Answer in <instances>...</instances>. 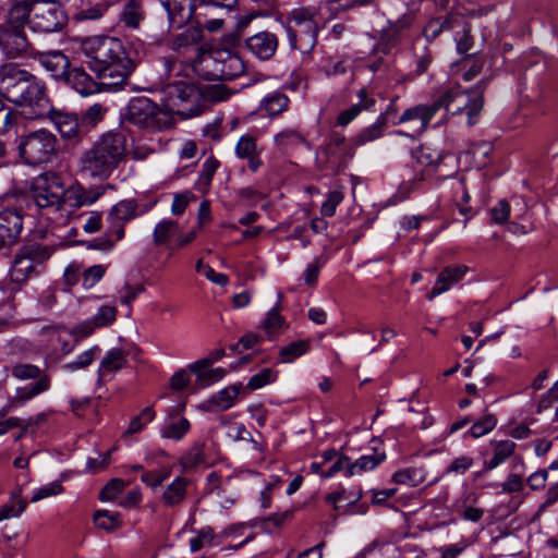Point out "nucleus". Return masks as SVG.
Instances as JSON below:
<instances>
[{"mask_svg":"<svg viewBox=\"0 0 558 558\" xmlns=\"http://www.w3.org/2000/svg\"><path fill=\"white\" fill-rule=\"evenodd\" d=\"M81 52L84 62L100 80L99 84L108 89L122 87L136 68L122 40L117 37L85 38L81 44Z\"/></svg>","mask_w":558,"mask_h":558,"instance_id":"nucleus-1","label":"nucleus"},{"mask_svg":"<svg viewBox=\"0 0 558 558\" xmlns=\"http://www.w3.org/2000/svg\"><path fill=\"white\" fill-rule=\"evenodd\" d=\"M126 137L120 132H106L77 158V173L82 178L104 182L126 161Z\"/></svg>","mask_w":558,"mask_h":558,"instance_id":"nucleus-2","label":"nucleus"},{"mask_svg":"<svg viewBox=\"0 0 558 558\" xmlns=\"http://www.w3.org/2000/svg\"><path fill=\"white\" fill-rule=\"evenodd\" d=\"M466 95L460 92L448 90L435 99L430 105H417L407 109L400 117V123H412L415 134H422L428 123L438 118L436 124H441L447 120V116L457 114L465 107L468 109V123L473 125L475 118L483 108V96L478 94L470 105L465 104Z\"/></svg>","mask_w":558,"mask_h":558,"instance_id":"nucleus-3","label":"nucleus"},{"mask_svg":"<svg viewBox=\"0 0 558 558\" xmlns=\"http://www.w3.org/2000/svg\"><path fill=\"white\" fill-rule=\"evenodd\" d=\"M0 84L5 98L32 109V118H43L48 108L45 86L31 72L9 63L0 68Z\"/></svg>","mask_w":558,"mask_h":558,"instance_id":"nucleus-4","label":"nucleus"},{"mask_svg":"<svg viewBox=\"0 0 558 558\" xmlns=\"http://www.w3.org/2000/svg\"><path fill=\"white\" fill-rule=\"evenodd\" d=\"M125 121L148 131L170 129L174 123L169 109L159 106L147 97L131 99L126 108Z\"/></svg>","mask_w":558,"mask_h":558,"instance_id":"nucleus-5","label":"nucleus"},{"mask_svg":"<svg viewBox=\"0 0 558 558\" xmlns=\"http://www.w3.org/2000/svg\"><path fill=\"white\" fill-rule=\"evenodd\" d=\"M198 70L209 81H231L245 72L244 62L229 49L208 51Z\"/></svg>","mask_w":558,"mask_h":558,"instance_id":"nucleus-6","label":"nucleus"},{"mask_svg":"<svg viewBox=\"0 0 558 558\" xmlns=\"http://www.w3.org/2000/svg\"><path fill=\"white\" fill-rule=\"evenodd\" d=\"M20 156L28 165L50 162L59 151V141L47 130H38L22 136L19 143Z\"/></svg>","mask_w":558,"mask_h":558,"instance_id":"nucleus-7","label":"nucleus"},{"mask_svg":"<svg viewBox=\"0 0 558 558\" xmlns=\"http://www.w3.org/2000/svg\"><path fill=\"white\" fill-rule=\"evenodd\" d=\"M29 26L37 33H59L68 24V15L58 1H32Z\"/></svg>","mask_w":558,"mask_h":558,"instance_id":"nucleus-8","label":"nucleus"},{"mask_svg":"<svg viewBox=\"0 0 558 558\" xmlns=\"http://www.w3.org/2000/svg\"><path fill=\"white\" fill-rule=\"evenodd\" d=\"M49 256L50 252L45 246H24L14 257L10 269L11 280L20 284L26 282L34 274L37 272V267L46 262Z\"/></svg>","mask_w":558,"mask_h":558,"instance_id":"nucleus-9","label":"nucleus"},{"mask_svg":"<svg viewBox=\"0 0 558 558\" xmlns=\"http://www.w3.org/2000/svg\"><path fill=\"white\" fill-rule=\"evenodd\" d=\"M203 33L197 27H190L173 37L171 41V49L185 62L191 63L195 70L204 61V57L208 51L203 50L201 46Z\"/></svg>","mask_w":558,"mask_h":558,"instance_id":"nucleus-10","label":"nucleus"},{"mask_svg":"<svg viewBox=\"0 0 558 558\" xmlns=\"http://www.w3.org/2000/svg\"><path fill=\"white\" fill-rule=\"evenodd\" d=\"M44 117L51 121L61 138L73 146L83 143L87 136V131L83 129L81 120L75 113L57 110L48 106Z\"/></svg>","mask_w":558,"mask_h":558,"instance_id":"nucleus-11","label":"nucleus"},{"mask_svg":"<svg viewBox=\"0 0 558 558\" xmlns=\"http://www.w3.org/2000/svg\"><path fill=\"white\" fill-rule=\"evenodd\" d=\"M238 0H199L196 23L209 32L219 31L225 23L222 15L234 10Z\"/></svg>","mask_w":558,"mask_h":558,"instance_id":"nucleus-12","label":"nucleus"},{"mask_svg":"<svg viewBox=\"0 0 558 558\" xmlns=\"http://www.w3.org/2000/svg\"><path fill=\"white\" fill-rule=\"evenodd\" d=\"M63 195L64 192L61 185L54 179H49L47 175H40L33 182L32 198L41 209H59L63 203Z\"/></svg>","mask_w":558,"mask_h":558,"instance_id":"nucleus-13","label":"nucleus"},{"mask_svg":"<svg viewBox=\"0 0 558 558\" xmlns=\"http://www.w3.org/2000/svg\"><path fill=\"white\" fill-rule=\"evenodd\" d=\"M353 154V147L345 137L337 133L331 134L328 142L318 151L322 161L336 169L345 167Z\"/></svg>","mask_w":558,"mask_h":558,"instance_id":"nucleus-14","label":"nucleus"},{"mask_svg":"<svg viewBox=\"0 0 558 558\" xmlns=\"http://www.w3.org/2000/svg\"><path fill=\"white\" fill-rule=\"evenodd\" d=\"M116 190V185L110 183H99L84 186L80 183L71 185L66 191V197L73 208L92 206L98 202L107 191Z\"/></svg>","mask_w":558,"mask_h":558,"instance_id":"nucleus-15","label":"nucleus"},{"mask_svg":"<svg viewBox=\"0 0 558 558\" xmlns=\"http://www.w3.org/2000/svg\"><path fill=\"white\" fill-rule=\"evenodd\" d=\"M138 205L134 199H123L117 203L108 214L109 235L116 241L124 238V225L137 216Z\"/></svg>","mask_w":558,"mask_h":558,"instance_id":"nucleus-16","label":"nucleus"},{"mask_svg":"<svg viewBox=\"0 0 558 558\" xmlns=\"http://www.w3.org/2000/svg\"><path fill=\"white\" fill-rule=\"evenodd\" d=\"M0 48L10 58H16L34 51L25 31L0 26Z\"/></svg>","mask_w":558,"mask_h":558,"instance_id":"nucleus-17","label":"nucleus"},{"mask_svg":"<svg viewBox=\"0 0 558 558\" xmlns=\"http://www.w3.org/2000/svg\"><path fill=\"white\" fill-rule=\"evenodd\" d=\"M146 20L144 0H125L118 15V23L130 32H136Z\"/></svg>","mask_w":558,"mask_h":558,"instance_id":"nucleus-18","label":"nucleus"},{"mask_svg":"<svg viewBox=\"0 0 558 558\" xmlns=\"http://www.w3.org/2000/svg\"><path fill=\"white\" fill-rule=\"evenodd\" d=\"M163 5L168 12L170 25L175 28L183 27L198 13L195 0H166Z\"/></svg>","mask_w":558,"mask_h":558,"instance_id":"nucleus-19","label":"nucleus"},{"mask_svg":"<svg viewBox=\"0 0 558 558\" xmlns=\"http://www.w3.org/2000/svg\"><path fill=\"white\" fill-rule=\"evenodd\" d=\"M263 147L258 146L256 137L250 134L242 135L235 145V155L247 161V168L257 172L263 166L260 155Z\"/></svg>","mask_w":558,"mask_h":558,"instance_id":"nucleus-20","label":"nucleus"},{"mask_svg":"<svg viewBox=\"0 0 558 558\" xmlns=\"http://www.w3.org/2000/svg\"><path fill=\"white\" fill-rule=\"evenodd\" d=\"M245 45L253 56L260 60H268L278 48V38L274 33L263 31L248 37Z\"/></svg>","mask_w":558,"mask_h":558,"instance_id":"nucleus-21","label":"nucleus"},{"mask_svg":"<svg viewBox=\"0 0 558 558\" xmlns=\"http://www.w3.org/2000/svg\"><path fill=\"white\" fill-rule=\"evenodd\" d=\"M31 56L57 80H63L70 68L68 57L59 50L50 52H39L34 50L31 52Z\"/></svg>","mask_w":558,"mask_h":558,"instance_id":"nucleus-22","label":"nucleus"},{"mask_svg":"<svg viewBox=\"0 0 558 558\" xmlns=\"http://www.w3.org/2000/svg\"><path fill=\"white\" fill-rule=\"evenodd\" d=\"M22 230V216L16 210L0 213V250L13 244Z\"/></svg>","mask_w":558,"mask_h":558,"instance_id":"nucleus-23","label":"nucleus"},{"mask_svg":"<svg viewBox=\"0 0 558 558\" xmlns=\"http://www.w3.org/2000/svg\"><path fill=\"white\" fill-rule=\"evenodd\" d=\"M33 14V2L28 0L15 1L8 10L5 20L0 26L25 31L26 24H29Z\"/></svg>","mask_w":558,"mask_h":558,"instance_id":"nucleus-24","label":"nucleus"},{"mask_svg":"<svg viewBox=\"0 0 558 558\" xmlns=\"http://www.w3.org/2000/svg\"><path fill=\"white\" fill-rule=\"evenodd\" d=\"M468 267L464 265L461 266H448L444 268L432 291L427 294L429 300L435 296L448 291L453 284L458 283L466 274Z\"/></svg>","mask_w":558,"mask_h":558,"instance_id":"nucleus-25","label":"nucleus"},{"mask_svg":"<svg viewBox=\"0 0 558 558\" xmlns=\"http://www.w3.org/2000/svg\"><path fill=\"white\" fill-rule=\"evenodd\" d=\"M185 404L181 403L170 412V421L161 428V436L167 439L180 440L189 432L191 424L185 417H180V412Z\"/></svg>","mask_w":558,"mask_h":558,"instance_id":"nucleus-26","label":"nucleus"},{"mask_svg":"<svg viewBox=\"0 0 558 558\" xmlns=\"http://www.w3.org/2000/svg\"><path fill=\"white\" fill-rule=\"evenodd\" d=\"M63 80L81 95H90L98 90V84L83 70H68Z\"/></svg>","mask_w":558,"mask_h":558,"instance_id":"nucleus-27","label":"nucleus"},{"mask_svg":"<svg viewBox=\"0 0 558 558\" xmlns=\"http://www.w3.org/2000/svg\"><path fill=\"white\" fill-rule=\"evenodd\" d=\"M189 480L182 476L174 478L172 483L167 485L162 493V502L167 507L180 505L186 496Z\"/></svg>","mask_w":558,"mask_h":558,"instance_id":"nucleus-28","label":"nucleus"},{"mask_svg":"<svg viewBox=\"0 0 558 558\" xmlns=\"http://www.w3.org/2000/svg\"><path fill=\"white\" fill-rule=\"evenodd\" d=\"M168 96L173 106H180L185 102L194 101L198 97L197 88L185 82H177L168 86Z\"/></svg>","mask_w":558,"mask_h":558,"instance_id":"nucleus-29","label":"nucleus"},{"mask_svg":"<svg viewBox=\"0 0 558 558\" xmlns=\"http://www.w3.org/2000/svg\"><path fill=\"white\" fill-rule=\"evenodd\" d=\"M360 101L343 110L338 117V124L347 125L363 110H369L375 105V99L368 97L366 89H360L357 94Z\"/></svg>","mask_w":558,"mask_h":558,"instance_id":"nucleus-30","label":"nucleus"},{"mask_svg":"<svg viewBox=\"0 0 558 558\" xmlns=\"http://www.w3.org/2000/svg\"><path fill=\"white\" fill-rule=\"evenodd\" d=\"M493 458L485 462V470H493L510 458L515 450V442L509 439L492 441Z\"/></svg>","mask_w":558,"mask_h":558,"instance_id":"nucleus-31","label":"nucleus"},{"mask_svg":"<svg viewBox=\"0 0 558 558\" xmlns=\"http://www.w3.org/2000/svg\"><path fill=\"white\" fill-rule=\"evenodd\" d=\"M298 31H290V39L293 47L299 49H312L316 43L318 32L317 23L314 21V28L307 24L299 26Z\"/></svg>","mask_w":558,"mask_h":558,"instance_id":"nucleus-32","label":"nucleus"},{"mask_svg":"<svg viewBox=\"0 0 558 558\" xmlns=\"http://www.w3.org/2000/svg\"><path fill=\"white\" fill-rule=\"evenodd\" d=\"M23 122L20 112L11 109L0 99V134L14 132L17 134L19 126Z\"/></svg>","mask_w":558,"mask_h":558,"instance_id":"nucleus-33","label":"nucleus"},{"mask_svg":"<svg viewBox=\"0 0 558 558\" xmlns=\"http://www.w3.org/2000/svg\"><path fill=\"white\" fill-rule=\"evenodd\" d=\"M386 458L384 452H378L374 448L373 454H365L357 459L354 463H348V476L354 475L355 473L369 471L375 469Z\"/></svg>","mask_w":558,"mask_h":558,"instance_id":"nucleus-34","label":"nucleus"},{"mask_svg":"<svg viewBox=\"0 0 558 558\" xmlns=\"http://www.w3.org/2000/svg\"><path fill=\"white\" fill-rule=\"evenodd\" d=\"M93 521L96 527L106 532H113L121 526L120 513L109 510H97L94 513Z\"/></svg>","mask_w":558,"mask_h":558,"instance_id":"nucleus-35","label":"nucleus"},{"mask_svg":"<svg viewBox=\"0 0 558 558\" xmlns=\"http://www.w3.org/2000/svg\"><path fill=\"white\" fill-rule=\"evenodd\" d=\"M241 389V384L229 386L213 396L209 400V403L216 407L218 410H227L233 405L234 400L240 393Z\"/></svg>","mask_w":558,"mask_h":558,"instance_id":"nucleus-36","label":"nucleus"},{"mask_svg":"<svg viewBox=\"0 0 558 558\" xmlns=\"http://www.w3.org/2000/svg\"><path fill=\"white\" fill-rule=\"evenodd\" d=\"M279 311V306L276 305L267 313L266 318L262 323V328L269 338L280 333L287 327L286 320Z\"/></svg>","mask_w":558,"mask_h":558,"instance_id":"nucleus-37","label":"nucleus"},{"mask_svg":"<svg viewBox=\"0 0 558 558\" xmlns=\"http://www.w3.org/2000/svg\"><path fill=\"white\" fill-rule=\"evenodd\" d=\"M107 112L108 108L101 104H94L87 108L80 118L83 129L87 132L94 129L104 120Z\"/></svg>","mask_w":558,"mask_h":558,"instance_id":"nucleus-38","label":"nucleus"},{"mask_svg":"<svg viewBox=\"0 0 558 558\" xmlns=\"http://www.w3.org/2000/svg\"><path fill=\"white\" fill-rule=\"evenodd\" d=\"M310 349L307 340L293 341L280 349L279 357L282 363H291L295 359L305 354Z\"/></svg>","mask_w":558,"mask_h":558,"instance_id":"nucleus-39","label":"nucleus"},{"mask_svg":"<svg viewBox=\"0 0 558 558\" xmlns=\"http://www.w3.org/2000/svg\"><path fill=\"white\" fill-rule=\"evenodd\" d=\"M50 387V377L45 375L36 380L29 387L19 388L16 391V399L21 402L33 399L34 397L47 391Z\"/></svg>","mask_w":558,"mask_h":558,"instance_id":"nucleus-40","label":"nucleus"},{"mask_svg":"<svg viewBox=\"0 0 558 558\" xmlns=\"http://www.w3.org/2000/svg\"><path fill=\"white\" fill-rule=\"evenodd\" d=\"M126 352L122 349H112L100 363V368L106 372H116L124 367L128 363Z\"/></svg>","mask_w":558,"mask_h":558,"instance_id":"nucleus-41","label":"nucleus"},{"mask_svg":"<svg viewBox=\"0 0 558 558\" xmlns=\"http://www.w3.org/2000/svg\"><path fill=\"white\" fill-rule=\"evenodd\" d=\"M113 3V0H102L100 2H97L94 5H89L87 8L82 9L76 14V19L78 21L100 20Z\"/></svg>","mask_w":558,"mask_h":558,"instance_id":"nucleus-42","label":"nucleus"},{"mask_svg":"<svg viewBox=\"0 0 558 558\" xmlns=\"http://www.w3.org/2000/svg\"><path fill=\"white\" fill-rule=\"evenodd\" d=\"M10 371H11L12 376L20 380H29V379L39 380L40 377H45V375H46L43 373V371L37 365L28 364V363L13 364L11 366Z\"/></svg>","mask_w":558,"mask_h":558,"instance_id":"nucleus-43","label":"nucleus"},{"mask_svg":"<svg viewBox=\"0 0 558 558\" xmlns=\"http://www.w3.org/2000/svg\"><path fill=\"white\" fill-rule=\"evenodd\" d=\"M206 462L204 453V445L195 444L181 459L180 464L184 471L194 469L195 466Z\"/></svg>","mask_w":558,"mask_h":558,"instance_id":"nucleus-44","label":"nucleus"},{"mask_svg":"<svg viewBox=\"0 0 558 558\" xmlns=\"http://www.w3.org/2000/svg\"><path fill=\"white\" fill-rule=\"evenodd\" d=\"M218 167H219V161L214 157H209L203 163L202 172H201L198 181H197L198 189L202 192L205 193L208 190V187L210 186L211 180H213L214 174L216 173Z\"/></svg>","mask_w":558,"mask_h":558,"instance_id":"nucleus-45","label":"nucleus"},{"mask_svg":"<svg viewBox=\"0 0 558 558\" xmlns=\"http://www.w3.org/2000/svg\"><path fill=\"white\" fill-rule=\"evenodd\" d=\"M178 223L172 220H163L159 222L154 230V243L156 245H162L174 235L178 231Z\"/></svg>","mask_w":558,"mask_h":558,"instance_id":"nucleus-46","label":"nucleus"},{"mask_svg":"<svg viewBox=\"0 0 558 558\" xmlns=\"http://www.w3.org/2000/svg\"><path fill=\"white\" fill-rule=\"evenodd\" d=\"M497 424V418L494 414L486 413L480 420L474 422L471 426L469 433L473 438H478L488 434L490 430L495 428Z\"/></svg>","mask_w":558,"mask_h":558,"instance_id":"nucleus-47","label":"nucleus"},{"mask_svg":"<svg viewBox=\"0 0 558 558\" xmlns=\"http://www.w3.org/2000/svg\"><path fill=\"white\" fill-rule=\"evenodd\" d=\"M423 472L420 469H404L393 474L392 481L400 485L416 486L423 482Z\"/></svg>","mask_w":558,"mask_h":558,"instance_id":"nucleus-48","label":"nucleus"},{"mask_svg":"<svg viewBox=\"0 0 558 558\" xmlns=\"http://www.w3.org/2000/svg\"><path fill=\"white\" fill-rule=\"evenodd\" d=\"M155 418V411L151 407H146L143 411L130 422L126 434L141 432L149 422Z\"/></svg>","mask_w":558,"mask_h":558,"instance_id":"nucleus-49","label":"nucleus"},{"mask_svg":"<svg viewBox=\"0 0 558 558\" xmlns=\"http://www.w3.org/2000/svg\"><path fill=\"white\" fill-rule=\"evenodd\" d=\"M171 474V468H163L159 471L143 472L141 480L147 486L156 488L160 486Z\"/></svg>","mask_w":558,"mask_h":558,"instance_id":"nucleus-50","label":"nucleus"},{"mask_svg":"<svg viewBox=\"0 0 558 558\" xmlns=\"http://www.w3.org/2000/svg\"><path fill=\"white\" fill-rule=\"evenodd\" d=\"M387 124L385 114H380L376 122L360 134V142L365 143L378 138Z\"/></svg>","mask_w":558,"mask_h":558,"instance_id":"nucleus-51","label":"nucleus"},{"mask_svg":"<svg viewBox=\"0 0 558 558\" xmlns=\"http://www.w3.org/2000/svg\"><path fill=\"white\" fill-rule=\"evenodd\" d=\"M117 308L110 305L101 306L97 314L93 317L94 325L99 327H106L111 325L117 318Z\"/></svg>","mask_w":558,"mask_h":558,"instance_id":"nucleus-52","label":"nucleus"},{"mask_svg":"<svg viewBox=\"0 0 558 558\" xmlns=\"http://www.w3.org/2000/svg\"><path fill=\"white\" fill-rule=\"evenodd\" d=\"M289 104V99L283 94H275L265 99V109L271 116L282 112Z\"/></svg>","mask_w":558,"mask_h":558,"instance_id":"nucleus-53","label":"nucleus"},{"mask_svg":"<svg viewBox=\"0 0 558 558\" xmlns=\"http://www.w3.org/2000/svg\"><path fill=\"white\" fill-rule=\"evenodd\" d=\"M97 352H99V349L97 347L89 349V350L83 352L82 354H80L75 361L65 364L63 366V368H65L68 371H77L81 368H85L93 363V361L95 359V354Z\"/></svg>","mask_w":558,"mask_h":558,"instance_id":"nucleus-54","label":"nucleus"},{"mask_svg":"<svg viewBox=\"0 0 558 558\" xmlns=\"http://www.w3.org/2000/svg\"><path fill=\"white\" fill-rule=\"evenodd\" d=\"M125 487L120 478H113L108 482L100 490L99 498L101 500H113Z\"/></svg>","mask_w":558,"mask_h":558,"instance_id":"nucleus-55","label":"nucleus"},{"mask_svg":"<svg viewBox=\"0 0 558 558\" xmlns=\"http://www.w3.org/2000/svg\"><path fill=\"white\" fill-rule=\"evenodd\" d=\"M276 378V374L270 368H264L258 374L252 376L247 383V388L250 390H256L264 387L267 384H270Z\"/></svg>","mask_w":558,"mask_h":558,"instance_id":"nucleus-56","label":"nucleus"},{"mask_svg":"<svg viewBox=\"0 0 558 558\" xmlns=\"http://www.w3.org/2000/svg\"><path fill=\"white\" fill-rule=\"evenodd\" d=\"M343 194L340 191H332L327 199L322 204L320 213L323 216L332 217L336 214L337 206L342 202Z\"/></svg>","mask_w":558,"mask_h":558,"instance_id":"nucleus-57","label":"nucleus"},{"mask_svg":"<svg viewBox=\"0 0 558 558\" xmlns=\"http://www.w3.org/2000/svg\"><path fill=\"white\" fill-rule=\"evenodd\" d=\"M62 490H63V487H62L61 483H59V482L49 483L47 485H44L39 489H37V492L31 498V501L37 502L41 499H45V498H48L51 496H57V495L61 494Z\"/></svg>","mask_w":558,"mask_h":558,"instance_id":"nucleus-58","label":"nucleus"},{"mask_svg":"<svg viewBox=\"0 0 558 558\" xmlns=\"http://www.w3.org/2000/svg\"><path fill=\"white\" fill-rule=\"evenodd\" d=\"M314 15L315 12L311 9L300 8L295 9L291 12V20L294 22L296 26H301L303 24H307L310 28H314Z\"/></svg>","mask_w":558,"mask_h":558,"instance_id":"nucleus-59","label":"nucleus"},{"mask_svg":"<svg viewBox=\"0 0 558 558\" xmlns=\"http://www.w3.org/2000/svg\"><path fill=\"white\" fill-rule=\"evenodd\" d=\"M492 221L498 225L505 223L510 215V205L507 201L501 199L490 210Z\"/></svg>","mask_w":558,"mask_h":558,"instance_id":"nucleus-60","label":"nucleus"},{"mask_svg":"<svg viewBox=\"0 0 558 558\" xmlns=\"http://www.w3.org/2000/svg\"><path fill=\"white\" fill-rule=\"evenodd\" d=\"M215 537L214 531L210 527L202 529L197 536L192 538L190 542V547L192 551H197L204 547L206 544H211Z\"/></svg>","mask_w":558,"mask_h":558,"instance_id":"nucleus-61","label":"nucleus"},{"mask_svg":"<svg viewBox=\"0 0 558 558\" xmlns=\"http://www.w3.org/2000/svg\"><path fill=\"white\" fill-rule=\"evenodd\" d=\"M304 142V137L293 130L282 131L276 136V143L282 147H287L289 145H298Z\"/></svg>","mask_w":558,"mask_h":558,"instance_id":"nucleus-62","label":"nucleus"},{"mask_svg":"<svg viewBox=\"0 0 558 558\" xmlns=\"http://www.w3.org/2000/svg\"><path fill=\"white\" fill-rule=\"evenodd\" d=\"M460 28L462 31V34L459 38L456 39L457 50L459 53H465L472 48V45H473V38L471 36V27L464 21L463 26H461Z\"/></svg>","mask_w":558,"mask_h":558,"instance_id":"nucleus-63","label":"nucleus"},{"mask_svg":"<svg viewBox=\"0 0 558 558\" xmlns=\"http://www.w3.org/2000/svg\"><path fill=\"white\" fill-rule=\"evenodd\" d=\"M26 506V501L22 499L17 500L15 504L4 505L0 508V521L20 515L25 510Z\"/></svg>","mask_w":558,"mask_h":558,"instance_id":"nucleus-64","label":"nucleus"}]
</instances>
